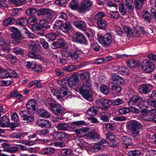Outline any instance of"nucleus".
<instances>
[{"label": "nucleus", "mask_w": 156, "mask_h": 156, "mask_svg": "<svg viewBox=\"0 0 156 156\" xmlns=\"http://www.w3.org/2000/svg\"><path fill=\"white\" fill-rule=\"evenodd\" d=\"M112 90L116 92H119L121 90V88L120 86L117 84H113L112 86Z\"/></svg>", "instance_id": "nucleus-61"}, {"label": "nucleus", "mask_w": 156, "mask_h": 156, "mask_svg": "<svg viewBox=\"0 0 156 156\" xmlns=\"http://www.w3.org/2000/svg\"><path fill=\"white\" fill-rule=\"evenodd\" d=\"M56 128L58 130L65 131L67 130L68 126L66 123H60L57 125Z\"/></svg>", "instance_id": "nucleus-43"}, {"label": "nucleus", "mask_w": 156, "mask_h": 156, "mask_svg": "<svg viewBox=\"0 0 156 156\" xmlns=\"http://www.w3.org/2000/svg\"><path fill=\"white\" fill-rule=\"evenodd\" d=\"M53 140H68L69 137L67 133L62 132H58L53 133L51 136Z\"/></svg>", "instance_id": "nucleus-9"}, {"label": "nucleus", "mask_w": 156, "mask_h": 156, "mask_svg": "<svg viewBox=\"0 0 156 156\" xmlns=\"http://www.w3.org/2000/svg\"><path fill=\"white\" fill-rule=\"evenodd\" d=\"M73 42L81 44H85L87 41L85 37L81 33L77 32L73 37Z\"/></svg>", "instance_id": "nucleus-12"}, {"label": "nucleus", "mask_w": 156, "mask_h": 156, "mask_svg": "<svg viewBox=\"0 0 156 156\" xmlns=\"http://www.w3.org/2000/svg\"><path fill=\"white\" fill-rule=\"evenodd\" d=\"M54 151V148L51 147H48L42 149L41 152L43 154L50 155L53 153Z\"/></svg>", "instance_id": "nucleus-31"}, {"label": "nucleus", "mask_w": 156, "mask_h": 156, "mask_svg": "<svg viewBox=\"0 0 156 156\" xmlns=\"http://www.w3.org/2000/svg\"><path fill=\"white\" fill-rule=\"evenodd\" d=\"M62 91V93L64 95V97L66 98L69 97L70 98L71 93L70 92L67 90L66 87L65 86H62L61 87V91Z\"/></svg>", "instance_id": "nucleus-36"}, {"label": "nucleus", "mask_w": 156, "mask_h": 156, "mask_svg": "<svg viewBox=\"0 0 156 156\" xmlns=\"http://www.w3.org/2000/svg\"><path fill=\"white\" fill-rule=\"evenodd\" d=\"M45 17V20L48 23H51L54 20L52 15L50 13V12L48 13L46 15Z\"/></svg>", "instance_id": "nucleus-64"}, {"label": "nucleus", "mask_w": 156, "mask_h": 156, "mask_svg": "<svg viewBox=\"0 0 156 156\" xmlns=\"http://www.w3.org/2000/svg\"><path fill=\"white\" fill-rule=\"evenodd\" d=\"M80 76L82 79L83 85L81 87H78L76 89L77 90H79L80 93L84 98L88 101H90L92 98V92L90 88L91 80L89 73L85 72L81 73Z\"/></svg>", "instance_id": "nucleus-1"}, {"label": "nucleus", "mask_w": 156, "mask_h": 156, "mask_svg": "<svg viewBox=\"0 0 156 156\" xmlns=\"http://www.w3.org/2000/svg\"><path fill=\"white\" fill-rule=\"evenodd\" d=\"M76 141L77 144V145L81 149H83L85 147L88 146L87 143L85 142L83 139L79 138L76 139Z\"/></svg>", "instance_id": "nucleus-26"}, {"label": "nucleus", "mask_w": 156, "mask_h": 156, "mask_svg": "<svg viewBox=\"0 0 156 156\" xmlns=\"http://www.w3.org/2000/svg\"><path fill=\"white\" fill-rule=\"evenodd\" d=\"M28 109H30L35 111L37 108V105L36 101L34 99H31L29 100L26 105Z\"/></svg>", "instance_id": "nucleus-17"}, {"label": "nucleus", "mask_w": 156, "mask_h": 156, "mask_svg": "<svg viewBox=\"0 0 156 156\" xmlns=\"http://www.w3.org/2000/svg\"><path fill=\"white\" fill-rule=\"evenodd\" d=\"M140 154V152L138 150L131 151L128 153L129 155L131 156H139Z\"/></svg>", "instance_id": "nucleus-62"}, {"label": "nucleus", "mask_w": 156, "mask_h": 156, "mask_svg": "<svg viewBox=\"0 0 156 156\" xmlns=\"http://www.w3.org/2000/svg\"><path fill=\"white\" fill-rule=\"evenodd\" d=\"M36 124L41 128L45 127L50 129L51 126V123L47 120L38 119L36 122Z\"/></svg>", "instance_id": "nucleus-14"}, {"label": "nucleus", "mask_w": 156, "mask_h": 156, "mask_svg": "<svg viewBox=\"0 0 156 156\" xmlns=\"http://www.w3.org/2000/svg\"><path fill=\"white\" fill-rule=\"evenodd\" d=\"M48 23L45 20H41L39 22L40 26L43 28H48L49 27Z\"/></svg>", "instance_id": "nucleus-63"}, {"label": "nucleus", "mask_w": 156, "mask_h": 156, "mask_svg": "<svg viewBox=\"0 0 156 156\" xmlns=\"http://www.w3.org/2000/svg\"><path fill=\"white\" fill-rule=\"evenodd\" d=\"M28 56L30 58L34 59H41V55L32 51H30L28 53Z\"/></svg>", "instance_id": "nucleus-40"}, {"label": "nucleus", "mask_w": 156, "mask_h": 156, "mask_svg": "<svg viewBox=\"0 0 156 156\" xmlns=\"http://www.w3.org/2000/svg\"><path fill=\"white\" fill-rule=\"evenodd\" d=\"M111 80L113 81H116L120 84L124 83V81L123 79L118 75L117 73H112L111 74Z\"/></svg>", "instance_id": "nucleus-21"}, {"label": "nucleus", "mask_w": 156, "mask_h": 156, "mask_svg": "<svg viewBox=\"0 0 156 156\" xmlns=\"http://www.w3.org/2000/svg\"><path fill=\"white\" fill-rule=\"evenodd\" d=\"M18 74L15 71L11 69H8L6 70L5 75H3L2 77L5 78L9 77L17 78L18 77Z\"/></svg>", "instance_id": "nucleus-23"}, {"label": "nucleus", "mask_w": 156, "mask_h": 156, "mask_svg": "<svg viewBox=\"0 0 156 156\" xmlns=\"http://www.w3.org/2000/svg\"><path fill=\"white\" fill-rule=\"evenodd\" d=\"M97 24L99 29H104L106 27L107 22L104 20L101 19L97 21Z\"/></svg>", "instance_id": "nucleus-38"}, {"label": "nucleus", "mask_w": 156, "mask_h": 156, "mask_svg": "<svg viewBox=\"0 0 156 156\" xmlns=\"http://www.w3.org/2000/svg\"><path fill=\"white\" fill-rule=\"evenodd\" d=\"M45 37L48 41H51L56 39V35L54 33H50L46 35Z\"/></svg>", "instance_id": "nucleus-46"}, {"label": "nucleus", "mask_w": 156, "mask_h": 156, "mask_svg": "<svg viewBox=\"0 0 156 156\" xmlns=\"http://www.w3.org/2000/svg\"><path fill=\"white\" fill-rule=\"evenodd\" d=\"M19 142L20 143H22L23 144L29 146L34 145L36 143V142L35 140L29 141L25 140H20Z\"/></svg>", "instance_id": "nucleus-48"}, {"label": "nucleus", "mask_w": 156, "mask_h": 156, "mask_svg": "<svg viewBox=\"0 0 156 156\" xmlns=\"http://www.w3.org/2000/svg\"><path fill=\"white\" fill-rule=\"evenodd\" d=\"M12 37L13 39H15L12 42V43L13 44H17L20 43L21 42L20 41L23 38L20 31L16 33H12Z\"/></svg>", "instance_id": "nucleus-16"}, {"label": "nucleus", "mask_w": 156, "mask_h": 156, "mask_svg": "<svg viewBox=\"0 0 156 156\" xmlns=\"http://www.w3.org/2000/svg\"><path fill=\"white\" fill-rule=\"evenodd\" d=\"M88 137L94 140H98L100 137V136L95 132H90L87 134Z\"/></svg>", "instance_id": "nucleus-34"}, {"label": "nucleus", "mask_w": 156, "mask_h": 156, "mask_svg": "<svg viewBox=\"0 0 156 156\" xmlns=\"http://www.w3.org/2000/svg\"><path fill=\"white\" fill-rule=\"evenodd\" d=\"M72 27L69 22H66L62 26L61 30L65 32H67L69 30L72 29Z\"/></svg>", "instance_id": "nucleus-32"}, {"label": "nucleus", "mask_w": 156, "mask_h": 156, "mask_svg": "<svg viewBox=\"0 0 156 156\" xmlns=\"http://www.w3.org/2000/svg\"><path fill=\"white\" fill-rule=\"evenodd\" d=\"M19 115L23 117V119L25 122H33L34 119V117L32 115H30L29 111L27 110H23L19 113Z\"/></svg>", "instance_id": "nucleus-11"}, {"label": "nucleus", "mask_w": 156, "mask_h": 156, "mask_svg": "<svg viewBox=\"0 0 156 156\" xmlns=\"http://www.w3.org/2000/svg\"><path fill=\"white\" fill-rule=\"evenodd\" d=\"M124 32L127 34L128 37H131L133 35V31L128 26H125L123 28Z\"/></svg>", "instance_id": "nucleus-52"}, {"label": "nucleus", "mask_w": 156, "mask_h": 156, "mask_svg": "<svg viewBox=\"0 0 156 156\" xmlns=\"http://www.w3.org/2000/svg\"><path fill=\"white\" fill-rule=\"evenodd\" d=\"M60 53L63 56L68 57L70 56L71 52L66 49H62L61 50Z\"/></svg>", "instance_id": "nucleus-60"}, {"label": "nucleus", "mask_w": 156, "mask_h": 156, "mask_svg": "<svg viewBox=\"0 0 156 156\" xmlns=\"http://www.w3.org/2000/svg\"><path fill=\"white\" fill-rule=\"evenodd\" d=\"M141 67L144 72L149 73L153 71L154 68V65L151 61L148 60H145L142 63Z\"/></svg>", "instance_id": "nucleus-8"}, {"label": "nucleus", "mask_w": 156, "mask_h": 156, "mask_svg": "<svg viewBox=\"0 0 156 156\" xmlns=\"http://www.w3.org/2000/svg\"><path fill=\"white\" fill-rule=\"evenodd\" d=\"M124 4L123 3H121L119 4V11L121 14L122 15H125L127 12L126 8L124 7Z\"/></svg>", "instance_id": "nucleus-51"}, {"label": "nucleus", "mask_w": 156, "mask_h": 156, "mask_svg": "<svg viewBox=\"0 0 156 156\" xmlns=\"http://www.w3.org/2000/svg\"><path fill=\"white\" fill-rule=\"evenodd\" d=\"M89 128L88 127H85L75 130V133L77 136L79 137H83L87 135L88 132L89 130Z\"/></svg>", "instance_id": "nucleus-22"}, {"label": "nucleus", "mask_w": 156, "mask_h": 156, "mask_svg": "<svg viewBox=\"0 0 156 156\" xmlns=\"http://www.w3.org/2000/svg\"><path fill=\"white\" fill-rule=\"evenodd\" d=\"M62 91H61V87L60 88V92H59L58 90H57L54 89L52 90L51 93L55 97L57 98L59 100H61L62 99V97L61 94H62Z\"/></svg>", "instance_id": "nucleus-39"}, {"label": "nucleus", "mask_w": 156, "mask_h": 156, "mask_svg": "<svg viewBox=\"0 0 156 156\" xmlns=\"http://www.w3.org/2000/svg\"><path fill=\"white\" fill-rule=\"evenodd\" d=\"M73 24L76 28L83 31H85L86 27L85 22L81 20H79L73 23Z\"/></svg>", "instance_id": "nucleus-24"}, {"label": "nucleus", "mask_w": 156, "mask_h": 156, "mask_svg": "<svg viewBox=\"0 0 156 156\" xmlns=\"http://www.w3.org/2000/svg\"><path fill=\"white\" fill-rule=\"evenodd\" d=\"M26 67L28 69H33L36 65V62H35L28 61L25 63Z\"/></svg>", "instance_id": "nucleus-50"}, {"label": "nucleus", "mask_w": 156, "mask_h": 156, "mask_svg": "<svg viewBox=\"0 0 156 156\" xmlns=\"http://www.w3.org/2000/svg\"><path fill=\"white\" fill-rule=\"evenodd\" d=\"M108 14L111 18L115 20L118 19L120 16L119 14L117 11H110Z\"/></svg>", "instance_id": "nucleus-42"}, {"label": "nucleus", "mask_w": 156, "mask_h": 156, "mask_svg": "<svg viewBox=\"0 0 156 156\" xmlns=\"http://www.w3.org/2000/svg\"><path fill=\"white\" fill-rule=\"evenodd\" d=\"M121 139L124 144L126 146V148L128 147L127 146L132 145V138L130 137L127 136H123L121 137Z\"/></svg>", "instance_id": "nucleus-29"}, {"label": "nucleus", "mask_w": 156, "mask_h": 156, "mask_svg": "<svg viewBox=\"0 0 156 156\" xmlns=\"http://www.w3.org/2000/svg\"><path fill=\"white\" fill-rule=\"evenodd\" d=\"M15 19L11 17L5 19L3 21V24L5 26H8L13 24L15 22Z\"/></svg>", "instance_id": "nucleus-33"}, {"label": "nucleus", "mask_w": 156, "mask_h": 156, "mask_svg": "<svg viewBox=\"0 0 156 156\" xmlns=\"http://www.w3.org/2000/svg\"><path fill=\"white\" fill-rule=\"evenodd\" d=\"M9 119L6 116H3L0 118V126L4 127L9 124Z\"/></svg>", "instance_id": "nucleus-30"}, {"label": "nucleus", "mask_w": 156, "mask_h": 156, "mask_svg": "<svg viewBox=\"0 0 156 156\" xmlns=\"http://www.w3.org/2000/svg\"><path fill=\"white\" fill-rule=\"evenodd\" d=\"M126 127L133 135H137L142 127V125L135 120H131L126 125Z\"/></svg>", "instance_id": "nucleus-3"}, {"label": "nucleus", "mask_w": 156, "mask_h": 156, "mask_svg": "<svg viewBox=\"0 0 156 156\" xmlns=\"http://www.w3.org/2000/svg\"><path fill=\"white\" fill-rule=\"evenodd\" d=\"M98 39L103 46L107 47L112 43L113 37L110 34L108 33L103 36L100 34H98Z\"/></svg>", "instance_id": "nucleus-4"}, {"label": "nucleus", "mask_w": 156, "mask_h": 156, "mask_svg": "<svg viewBox=\"0 0 156 156\" xmlns=\"http://www.w3.org/2000/svg\"><path fill=\"white\" fill-rule=\"evenodd\" d=\"M38 115L42 117L48 118L50 117V113L47 110L40 109L37 111Z\"/></svg>", "instance_id": "nucleus-28"}, {"label": "nucleus", "mask_w": 156, "mask_h": 156, "mask_svg": "<svg viewBox=\"0 0 156 156\" xmlns=\"http://www.w3.org/2000/svg\"><path fill=\"white\" fill-rule=\"evenodd\" d=\"M27 19L23 18L18 20L16 22V23L19 25L24 26L27 25Z\"/></svg>", "instance_id": "nucleus-56"}, {"label": "nucleus", "mask_w": 156, "mask_h": 156, "mask_svg": "<svg viewBox=\"0 0 156 156\" xmlns=\"http://www.w3.org/2000/svg\"><path fill=\"white\" fill-rule=\"evenodd\" d=\"M62 22L61 20H56L53 25V28L55 29H60L62 24Z\"/></svg>", "instance_id": "nucleus-49"}, {"label": "nucleus", "mask_w": 156, "mask_h": 156, "mask_svg": "<svg viewBox=\"0 0 156 156\" xmlns=\"http://www.w3.org/2000/svg\"><path fill=\"white\" fill-rule=\"evenodd\" d=\"M50 11L49 9H41L37 12V15L38 16L46 15L48 13H50Z\"/></svg>", "instance_id": "nucleus-45"}, {"label": "nucleus", "mask_w": 156, "mask_h": 156, "mask_svg": "<svg viewBox=\"0 0 156 156\" xmlns=\"http://www.w3.org/2000/svg\"><path fill=\"white\" fill-rule=\"evenodd\" d=\"M101 92L104 94L107 95L109 93V89L108 87L104 84H102L100 87Z\"/></svg>", "instance_id": "nucleus-44"}, {"label": "nucleus", "mask_w": 156, "mask_h": 156, "mask_svg": "<svg viewBox=\"0 0 156 156\" xmlns=\"http://www.w3.org/2000/svg\"><path fill=\"white\" fill-rule=\"evenodd\" d=\"M10 1L17 6H20L24 4L26 0H10Z\"/></svg>", "instance_id": "nucleus-59"}, {"label": "nucleus", "mask_w": 156, "mask_h": 156, "mask_svg": "<svg viewBox=\"0 0 156 156\" xmlns=\"http://www.w3.org/2000/svg\"><path fill=\"white\" fill-rule=\"evenodd\" d=\"M153 86L150 84H144L139 88V91L141 94H146L152 90Z\"/></svg>", "instance_id": "nucleus-15"}, {"label": "nucleus", "mask_w": 156, "mask_h": 156, "mask_svg": "<svg viewBox=\"0 0 156 156\" xmlns=\"http://www.w3.org/2000/svg\"><path fill=\"white\" fill-rule=\"evenodd\" d=\"M143 18L148 22H149L151 20V15L146 10H145L142 12Z\"/></svg>", "instance_id": "nucleus-41"}, {"label": "nucleus", "mask_w": 156, "mask_h": 156, "mask_svg": "<svg viewBox=\"0 0 156 156\" xmlns=\"http://www.w3.org/2000/svg\"><path fill=\"white\" fill-rule=\"evenodd\" d=\"M64 108L60 105H56L52 108V112L56 115H61L63 111Z\"/></svg>", "instance_id": "nucleus-19"}, {"label": "nucleus", "mask_w": 156, "mask_h": 156, "mask_svg": "<svg viewBox=\"0 0 156 156\" xmlns=\"http://www.w3.org/2000/svg\"><path fill=\"white\" fill-rule=\"evenodd\" d=\"M10 44V42L9 40H7L6 41L2 38L0 37V45H4L2 49V51H9L10 48L9 46Z\"/></svg>", "instance_id": "nucleus-18"}, {"label": "nucleus", "mask_w": 156, "mask_h": 156, "mask_svg": "<svg viewBox=\"0 0 156 156\" xmlns=\"http://www.w3.org/2000/svg\"><path fill=\"white\" fill-rule=\"evenodd\" d=\"M93 5V2L90 0H83L81 3V6L78 11L80 12H83L90 10Z\"/></svg>", "instance_id": "nucleus-6"}, {"label": "nucleus", "mask_w": 156, "mask_h": 156, "mask_svg": "<svg viewBox=\"0 0 156 156\" xmlns=\"http://www.w3.org/2000/svg\"><path fill=\"white\" fill-rule=\"evenodd\" d=\"M125 6L127 10L129 13L132 12L133 10L134 7L133 6V2L132 0H126L125 1Z\"/></svg>", "instance_id": "nucleus-25"}, {"label": "nucleus", "mask_w": 156, "mask_h": 156, "mask_svg": "<svg viewBox=\"0 0 156 156\" xmlns=\"http://www.w3.org/2000/svg\"><path fill=\"white\" fill-rule=\"evenodd\" d=\"M144 1V0H135V2L136 8L137 9H140L142 7Z\"/></svg>", "instance_id": "nucleus-57"}, {"label": "nucleus", "mask_w": 156, "mask_h": 156, "mask_svg": "<svg viewBox=\"0 0 156 156\" xmlns=\"http://www.w3.org/2000/svg\"><path fill=\"white\" fill-rule=\"evenodd\" d=\"M64 45L62 41H57L53 43L51 47L52 48H58L61 47Z\"/></svg>", "instance_id": "nucleus-55"}, {"label": "nucleus", "mask_w": 156, "mask_h": 156, "mask_svg": "<svg viewBox=\"0 0 156 156\" xmlns=\"http://www.w3.org/2000/svg\"><path fill=\"white\" fill-rule=\"evenodd\" d=\"M149 105V103L145 100H141L139 102L138 104V107L140 109L143 108V109H145V108H146Z\"/></svg>", "instance_id": "nucleus-37"}, {"label": "nucleus", "mask_w": 156, "mask_h": 156, "mask_svg": "<svg viewBox=\"0 0 156 156\" xmlns=\"http://www.w3.org/2000/svg\"><path fill=\"white\" fill-rule=\"evenodd\" d=\"M78 80V77L76 75H73L68 78L62 79L61 80L59 81L58 83L61 86L72 87L76 84Z\"/></svg>", "instance_id": "nucleus-2"}, {"label": "nucleus", "mask_w": 156, "mask_h": 156, "mask_svg": "<svg viewBox=\"0 0 156 156\" xmlns=\"http://www.w3.org/2000/svg\"><path fill=\"white\" fill-rule=\"evenodd\" d=\"M144 34V31L143 28H141V30L140 31L137 30L136 29H135L134 32H133V35L132 36H133L136 37H138L140 36L141 33Z\"/></svg>", "instance_id": "nucleus-47"}, {"label": "nucleus", "mask_w": 156, "mask_h": 156, "mask_svg": "<svg viewBox=\"0 0 156 156\" xmlns=\"http://www.w3.org/2000/svg\"><path fill=\"white\" fill-rule=\"evenodd\" d=\"M28 132H18L12 133L10 134V136L13 138L22 139L28 134Z\"/></svg>", "instance_id": "nucleus-27"}, {"label": "nucleus", "mask_w": 156, "mask_h": 156, "mask_svg": "<svg viewBox=\"0 0 156 156\" xmlns=\"http://www.w3.org/2000/svg\"><path fill=\"white\" fill-rule=\"evenodd\" d=\"M106 142V141L105 139L101 140L99 143H96L91 146L90 147L91 151L93 152L98 151L101 150L102 147L103 148L104 146L103 144Z\"/></svg>", "instance_id": "nucleus-13"}, {"label": "nucleus", "mask_w": 156, "mask_h": 156, "mask_svg": "<svg viewBox=\"0 0 156 156\" xmlns=\"http://www.w3.org/2000/svg\"><path fill=\"white\" fill-rule=\"evenodd\" d=\"M106 139L108 144L110 146L115 147L119 145V140H116L115 136L108 132L106 135Z\"/></svg>", "instance_id": "nucleus-7"}, {"label": "nucleus", "mask_w": 156, "mask_h": 156, "mask_svg": "<svg viewBox=\"0 0 156 156\" xmlns=\"http://www.w3.org/2000/svg\"><path fill=\"white\" fill-rule=\"evenodd\" d=\"M91 48L96 51H98L100 49V47L97 42L94 41H90Z\"/></svg>", "instance_id": "nucleus-53"}, {"label": "nucleus", "mask_w": 156, "mask_h": 156, "mask_svg": "<svg viewBox=\"0 0 156 156\" xmlns=\"http://www.w3.org/2000/svg\"><path fill=\"white\" fill-rule=\"evenodd\" d=\"M97 110L95 107L90 108L86 112V114L88 115L94 116L97 114Z\"/></svg>", "instance_id": "nucleus-35"}, {"label": "nucleus", "mask_w": 156, "mask_h": 156, "mask_svg": "<svg viewBox=\"0 0 156 156\" xmlns=\"http://www.w3.org/2000/svg\"><path fill=\"white\" fill-rule=\"evenodd\" d=\"M155 110H149L147 109H143L141 110V113L142 114L147 113V117L144 116L143 117V119L146 121H151L153 120V121L156 123V117H154L155 115H156Z\"/></svg>", "instance_id": "nucleus-5"}, {"label": "nucleus", "mask_w": 156, "mask_h": 156, "mask_svg": "<svg viewBox=\"0 0 156 156\" xmlns=\"http://www.w3.org/2000/svg\"><path fill=\"white\" fill-rule=\"evenodd\" d=\"M72 153L71 150L67 149H63L61 151V154L62 156H69Z\"/></svg>", "instance_id": "nucleus-58"}, {"label": "nucleus", "mask_w": 156, "mask_h": 156, "mask_svg": "<svg viewBox=\"0 0 156 156\" xmlns=\"http://www.w3.org/2000/svg\"><path fill=\"white\" fill-rule=\"evenodd\" d=\"M37 12V9L34 7H32L27 9L26 11V13L27 15L30 16L34 14Z\"/></svg>", "instance_id": "nucleus-54"}, {"label": "nucleus", "mask_w": 156, "mask_h": 156, "mask_svg": "<svg viewBox=\"0 0 156 156\" xmlns=\"http://www.w3.org/2000/svg\"><path fill=\"white\" fill-rule=\"evenodd\" d=\"M142 99V98L138 95H133L129 99L128 102V105L130 106L135 105L139 101Z\"/></svg>", "instance_id": "nucleus-20"}, {"label": "nucleus", "mask_w": 156, "mask_h": 156, "mask_svg": "<svg viewBox=\"0 0 156 156\" xmlns=\"http://www.w3.org/2000/svg\"><path fill=\"white\" fill-rule=\"evenodd\" d=\"M97 101L98 103V108L104 110L107 109L108 107L112 104V101L111 100L105 98L98 100Z\"/></svg>", "instance_id": "nucleus-10"}]
</instances>
